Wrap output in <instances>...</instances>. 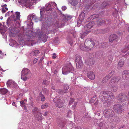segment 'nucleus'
Returning a JSON list of instances; mask_svg holds the SVG:
<instances>
[{
    "label": "nucleus",
    "mask_w": 129,
    "mask_h": 129,
    "mask_svg": "<svg viewBox=\"0 0 129 129\" xmlns=\"http://www.w3.org/2000/svg\"><path fill=\"white\" fill-rule=\"evenodd\" d=\"M7 6V5L6 4H5L4 5H1V7H2V8H4V7H6Z\"/></svg>",
    "instance_id": "nucleus-57"
},
{
    "label": "nucleus",
    "mask_w": 129,
    "mask_h": 129,
    "mask_svg": "<svg viewBox=\"0 0 129 129\" xmlns=\"http://www.w3.org/2000/svg\"><path fill=\"white\" fill-rule=\"evenodd\" d=\"M39 110L37 108L35 107L32 110L33 113L34 114H37L35 116L36 118L38 120H41L42 119L41 114L38 112Z\"/></svg>",
    "instance_id": "nucleus-10"
},
{
    "label": "nucleus",
    "mask_w": 129,
    "mask_h": 129,
    "mask_svg": "<svg viewBox=\"0 0 129 129\" xmlns=\"http://www.w3.org/2000/svg\"><path fill=\"white\" fill-rule=\"evenodd\" d=\"M87 76L91 80H93L95 78V75L93 72H90L87 74Z\"/></svg>",
    "instance_id": "nucleus-19"
},
{
    "label": "nucleus",
    "mask_w": 129,
    "mask_h": 129,
    "mask_svg": "<svg viewBox=\"0 0 129 129\" xmlns=\"http://www.w3.org/2000/svg\"><path fill=\"white\" fill-rule=\"evenodd\" d=\"M92 16H94V17L93 18V19H94L96 18H97L99 17V15L97 14H95L93 15Z\"/></svg>",
    "instance_id": "nucleus-47"
},
{
    "label": "nucleus",
    "mask_w": 129,
    "mask_h": 129,
    "mask_svg": "<svg viewBox=\"0 0 129 129\" xmlns=\"http://www.w3.org/2000/svg\"><path fill=\"white\" fill-rule=\"evenodd\" d=\"M71 16L69 15L67 16L66 17L65 19H63L61 23L59 21H57L55 24V25L57 27H63L66 24H69V22L70 20L72 18Z\"/></svg>",
    "instance_id": "nucleus-4"
},
{
    "label": "nucleus",
    "mask_w": 129,
    "mask_h": 129,
    "mask_svg": "<svg viewBox=\"0 0 129 129\" xmlns=\"http://www.w3.org/2000/svg\"><path fill=\"white\" fill-rule=\"evenodd\" d=\"M74 101V99L72 98L70 99L69 102V104L70 105H71L72 103H73Z\"/></svg>",
    "instance_id": "nucleus-46"
},
{
    "label": "nucleus",
    "mask_w": 129,
    "mask_h": 129,
    "mask_svg": "<svg viewBox=\"0 0 129 129\" xmlns=\"http://www.w3.org/2000/svg\"><path fill=\"white\" fill-rule=\"evenodd\" d=\"M105 29H99L97 30L96 33L99 34H103L106 32Z\"/></svg>",
    "instance_id": "nucleus-32"
},
{
    "label": "nucleus",
    "mask_w": 129,
    "mask_h": 129,
    "mask_svg": "<svg viewBox=\"0 0 129 129\" xmlns=\"http://www.w3.org/2000/svg\"><path fill=\"white\" fill-rule=\"evenodd\" d=\"M79 0H69L70 3L72 6H76V5L78 4V1Z\"/></svg>",
    "instance_id": "nucleus-24"
},
{
    "label": "nucleus",
    "mask_w": 129,
    "mask_h": 129,
    "mask_svg": "<svg viewBox=\"0 0 129 129\" xmlns=\"http://www.w3.org/2000/svg\"><path fill=\"white\" fill-rule=\"evenodd\" d=\"M6 11V10L4 8H2V12L3 13H5Z\"/></svg>",
    "instance_id": "nucleus-50"
},
{
    "label": "nucleus",
    "mask_w": 129,
    "mask_h": 129,
    "mask_svg": "<svg viewBox=\"0 0 129 129\" xmlns=\"http://www.w3.org/2000/svg\"><path fill=\"white\" fill-rule=\"evenodd\" d=\"M116 99L118 100L119 101L122 102L128 100V98L124 94L120 93L119 96L116 97Z\"/></svg>",
    "instance_id": "nucleus-12"
},
{
    "label": "nucleus",
    "mask_w": 129,
    "mask_h": 129,
    "mask_svg": "<svg viewBox=\"0 0 129 129\" xmlns=\"http://www.w3.org/2000/svg\"><path fill=\"white\" fill-rule=\"evenodd\" d=\"M129 48L128 45H127L123 47L121 49V51L123 53H125L129 49Z\"/></svg>",
    "instance_id": "nucleus-25"
},
{
    "label": "nucleus",
    "mask_w": 129,
    "mask_h": 129,
    "mask_svg": "<svg viewBox=\"0 0 129 129\" xmlns=\"http://www.w3.org/2000/svg\"><path fill=\"white\" fill-rule=\"evenodd\" d=\"M122 106L118 104L114 106L115 110L118 113H120L123 111V110L122 108Z\"/></svg>",
    "instance_id": "nucleus-13"
},
{
    "label": "nucleus",
    "mask_w": 129,
    "mask_h": 129,
    "mask_svg": "<svg viewBox=\"0 0 129 129\" xmlns=\"http://www.w3.org/2000/svg\"><path fill=\"white\" fill-rule=\"evenodd\" d=\"M15 14L16 15V17L14 15L12 16V17L13 18V20L15 22L17 20H19L20 17V13L19 12H16L15 13Z\"/></svg>",
    "instance_id": "nucleus-16"
},
{
    "label": "nucleus",
    "mask_w": 129,
    "mask_h": 129,
    "mask_svg": "<svg viewBox=\"0 0 129 129\" xmlns=\"http://www.w3.org/2000/svg\"><path fill=\"white\" fill-rule=\"evenodd\" d=\"M94 24V22H89L87 24L85 25L84 27V29L85 30H87L88 29L90 28Z\"/></svg>",
    "instance_id": "nucleus-17"
},
{
    "label": "nucleus",
    "mask_w": 129,
    "mask_h": 129,
    "mask_svg": "<svg viewBox=\"0 0 129 129\" xmlns=\"http://www.w3.org/2000/svg\"><path fill=\"white\" fill-rule=\"evenodd\" d=\"M72 115V112L70 110H69L67 114V116L68 117H71Z\"/></svg>",
    "instance_id": "nucleus-40"
},
{
    "label": "nucleus",
    "mask_w": 129,
    "mask_h": 129,
    "mask_svg": "<svg viewBox=\"0 0 129 129\" xmlns=\"http://www.w3.org/2000/svg\"><path fill=\"white\" fill-rule=\"evenodd\" d=\"M114 71H112L108 75L110 78L114 74Z\"/></svg>",
    "instance_id": "nucleus-43"
},
{
    "label": "nucleus",
    "mask_w": 129,
    "mask_h": 129,
    "mask_svg": "<svg viewBox=\"0 0 129 129\" xmlns=\"http://www.w3.org/2000/svg\"><path fill=\"white\" fill-rule=\"evenodd\" d=\"M20 103L21 106L24 109L25 112H27L28 111L26 108V107L25 104V102H24V101H20Z\"/></svg>",
    "instance_id": "nucleus-23"
},
{
    "label": "nucleus",
    "mask_w": 129,
    "mask_h": 129,
    "mask_svg": "<svg viewBox=\"0 0 129 129\" xmlns=\"http://www.w3.org/2000/svg\"><path fill=\"white\" fill-rule=\"evenodd\" d=\"M40 97L41 98V100L42 101H44L45 100V99L44 95L42 94H40Z\"/></svg>",
    "instance_id": "nucleus-38"
},
{
    "label": "nucleus",
    "mask_w": 129,
    "mask_h": 129,
    "mask_svg": "<svg viewBox=\"0 0 129 129\" xmlns=\"http://www.w3.org/2000/svg\"><path fill=\"white\" fill-rule=\"evenodd\" d=\"M44 12H45V13L46 12H45V11H40V13L41 14V19L40 20V21H41L42 20H43V17L44 16H43V14H42V13H43Z\"/></svg>",
    "instance_id": "nucleus-41"
},
{
    "label": "nucleus",
    "mask_w": 129,
    "mask_h": 129,
    "mask_svg": "<svg viewBox=\"0 0 129 129\" xmlns=\"http://www.w3.org/2000/svg\"><path fill=\"white\" fill-rule=\"evenodd\" d=\"M17 85L13 81V86H12V87H15L17 86Z\"/></svg>",
    "instance_id": "nucleus-49"
},
{
    "label": "nucleus",
    "mask_w": 129,
    "mask_h": 129,
    "mask_svg": "<svg viewBox=\"0 0 129 129\" xmlns=\"http://www.w3.org/2000/svg\"><path fill=\"white\" fill-rule=\"evenodd\" d=\"M69 88V86L67 85H66L64 86V90L63 91V92L64 93H66L68 92V89Z\"/></svg>",
    "instance_id": "nucleus-36"
},
{
    "label": "nucleus",
    "mask_w": 129,
    "mask_h": 129,
    "mask_svg": "<svg viewBox=\"0 0 129 129\" xmlns=\"http://www.w3.org/2000/svg\"><path fill=\"white\" fill-rule=\"evenodd\" d=\"M49 104L48 103H46L44 104L41 105V108L42 109H45L49 106Z\"/></svg>",
    "instance_id": "nucleus-35"
},
{
    "label": "nucleus",
    "mask_w": 129,
    "mask_h": 129,
    "mask_svg": "<svg viewBox=\"0 0 129 129\" xmlns=\"http://www.w3.org/2000/svg\"><path fill=\"white\" fill-rule=\"evenodd\" d=\"M49 3H50L51 4V6L52 5L53 7H56L57 5L56 3L54 2H49Z\"/></svg>",
    "instance_id": "nucleus-42"
},
{
    "label": "nucleus",
    "mask_w": 129,
    "mask_h": 129,
    "mask_svg": "<svg viewBox=\"0 0 129 129\" xmlns=\"http://www.w3.org/2000/svg\"><path fill=\"white\" fill-rule=\"evenodd\" d=\"M96 99V96H94L89 101V102L90 103H92L94 102L95 101Z\"/></svg>",
    "instance_id": "nucleus-37"
},
{
    "label": "nucleus",
    "mask_w": 129,
    "mask_h": 129,
    "mask_svg": "<svg viewBox=\"0 0 129 129\" xmlns=\"http://www.w3.org/2000/svg\"><path fill=\"white\" fill-rule=\"evenodd\" d=\"M31 76L30 70L28 69L24 68L21 72V79L24 81H26Z\"/></svg>",
    "instance_id": "nucleus-3"
},
{
    "label": "nucleus",
    "mask_w": 129,
    "mask_h": 129,
    "mask_svg": "<svg viewBox=\"0 0 129 129\" xmlns=\"http://www.w3.org/2000/svg\"><path fill=\"white\" fill-rule=\"evenodd\" d=\"M124 61L121 60L119 62L118 64V68H119L123 66L124 64Z\"/></svg>",
    "instance_id": "nucleus-31"
},
{
    "label": "nucleus",
    "mask_w": 129,
    "mask_h": 129,
    "mask_svg": "<svg viewBox=\"0 0 129 129\" xmlns=\"http://www.w3.org/2000/svg\"><path fill=\"white\" fill-rule=\"evenodd\" d=\"M103 113L107 117H112L114 115V112L111 109L105 110L103 111Z\"/></svg>",
    "instance_id": "nucleus-11"
},
{
    "label": "nucleus",
    "mask_w": 129,
    "mask_h": 129,
    "mask_svg": "<svg viewBox=\"0 0 129 129\" xmlns=\"http://www.w3.org/2000/svg\"><path fill=\"white\" fill-rule=\"evenodd\" d=\"M34 1H35V0H19L18 2L21 3L26 8H31V6Z\"/></svg>",
    "instance_id": "nucleus-7"
},
{
    "label": "nucleus",
    "mask_w": 129,
    "mask_h": 129,
    "mask_svg": "<svg viewBox=\"0 0 129 129\" xmlns=\"http://www.w3.org/2000/svg\"><path fill=\"white\" fill-rule=\"evenodd\" d=\"M67 9L66 7V6H63L62 7V10L64 11Z\"/></svg>",
    "instance_id": "nucleus-55"
},
{
    "label": "nucleus",
    "mask_w": 129,
    "mask_h": 129,
    "mask_svg": "<svg viewBox=\"0 0 129 129\" xmlns=\"http://www.w3.org/2000/svg\"><path fill=\"white\" fill-rule=\"evenodd\" d=\"M10 11H9V12H7V13L6 14H5V16H8L9 14V13H10Z\"/></svg>",
    "instance_id": "nucleus-58"
},
{
    "label": "nucleus",
    "mask_w": 129,
    "mask_h": 129,
    "mask_svg": "<svg viewBox=\"0 0 129 129\" xmlns=\"http://www.w3.org/2000/svg\"><path fill=\"white\" fill-rule=\"evenodd\" d=\"M16 28H14L12 27L9 28V33H10L14 34L16 31Z\"/></svg>",
    "instance_id": "nucleus-33"
},
{
    "label": "nucleus",
    "mask_w": 129,
    "mask_h": 129,
    "mask_svg": "<svg viewBox=\"0 0 129 129\" xmlns=\"http://www.w3.org/2000/svg\"><path fill=\"white\" fill-rule=\"evenodd\" d=\"M57 56L56 54L55 53H53V56L52 57V58L53 59H54Z\"/></svg>",
    "instance_id": "nucleus-53"
},
{
    "label": "nucleus",
    "mask_w": 129,
    "mask_h": 129,
    "mask_svg": "<svg viewBox=\"0 0 129 129\" xmlns=\"http://www.w3.org/2000/svg\"><path fill=\"white\" fill-rule=\"evenodd\" d=\"M23 101H24V102H25V103L27 101V100L26 99H24Z\"/></svg>",
    "instance_id": "nucleus-63"
},
{
    "label": "nucleus",
    "mask_w": 129,
    "mask_h": 129,
    "mask_svg": "<svg viewBox=\"0 0 129 129\" xmlns=\"http://www.w3.org/2000/svg\"><path fill=\"white\" fill-rule=\"evenodd\" d=\"M107 97L113 99H114V96L110 91H103L100 93V98L104 103H107L109 102Z\"/></svg>",
    "instance_id": "nucleus-1"
},
{
    "label": "nucleus",
    "mask_w": 129,
    "mask_h": 129,
    "mask_svg": "<svg viewBox=\"0 0 129 129\" xmlns=\"http://www.w3.org/2000/svg\"><path fill=\"white\" fill-rule=\"evenodd\" d=\"M90 32V31H88L83 33H81L80 36L81 38L82 39L84 38Z\"/></svg>",
    "instance_id": "nucleus-29"
},
{
    "label": "nucleus",
    "mask_w": 129,
    "mask_h": 129,
    "mask_svg": "<svg viewBox=\"0 0 129 129\" xmlns=\"http://www.w3.org/2000/svg\"><path fill=\"white\" fill-rule=\"evenodd\" d=\"M37 62V61L36 60H34V63H36V62Z\"/></svg>",
    "instance_id": "nucleus-61"
},
{
    "label": "nucleus",
    "mask_w": 129,
    "mask_h": 129,
    "mask_svg": "<svg viewBox=\"0 0 129 129\" xmlns=\"http://www.w3.org/2000/svg\"><path fill=\"white\" fill-rule=\"evenodd\" d=\"M39 21L37 16L33 14L30 15L28 16L27 23L28 26H31V27L33 25V23L32 21H34L35 22H37Z\"/></svg>",
    "instance_id": "nucleus-6"
},
{
    "label": "nucleus",
    "mask_w": 129,
    "mask_h": 129,
    "mask_svg": "<svg viewBox=\"0 0 129 129\" xmlns=\"http://www.w3.org/2000/svg\"><path fill=\"white\" fill-rule=\"evenodd\" d=\"M85 14L84 12H82L79 15V20L77 21V23L78 24H81L82 22L83 21L84 19L85 16Z\"/></svg>",
    "instance_id": "nucleus-15"
},
{
    "label": "nucleus",
    "mask_w": 129,
    "mask_h": 129,
    "mask_svg": "<svg viewBox=\"0 0 129 129\" xmlns=\"http://www.w3.org/2000/svg\"><path fill=\"white\" fill-rule=\"evenodd\" d=\"M13 81L11 80H9L7 83V85L8 87H11L13 86Z\"/></svg>",
    "instance_id": "nucleus-28"
},
{
    "label": "nucleus",
    "mask_w": 129,
    "mask_h": 129,
    "mask_svg": "<svg viewBox=\"0 0 129 129\" xmlns=\"http://www.w3.org/2000/svg\"><path fill=\"white\" fill-rule=\"evenodd\" d=\"M71 122V124H68V126H70V128H71V127H72V126H73V124H72V123H73L72 122Z\"/></svg>",
    "instance_id": "nucleus-56"
},
{
    "label": "nucleus",
    "mask_w": 129,
    "mask_h": 129,
    "mask_svg": "<svg viewBox=\"0 0 129 129\" xmlns=\"http://www.w3.org/2000/svg\"><path fill=\"white\" fill-rule=\"evenodd\" d=\"M117 39L116 35L114 34L110 36L109 37V41L110 42H112Z\"/></svg>",
    "instance_id": "nucleus-21"
},
{
    "label": "nucleus",
    "mask_w": 129,
    "mask_h": 129,
    "mask_svg": "<svg viewBox=\"0 0 129 129\" xmlns=\"http://www.w3.org/2000/svg\"><path fill=\"white\" fill-rule=\"evenodd\" d=\"M75 62L76 68L78 69L81 68L83 65L82 61L81 58L79 56H77L76 58Z\"/></svg>",
    "instance_id": "nucleus-8"
},
{
    "label": "nucleus",
    "mask_w": 129,
    "mask_h": 129,
    "mask_svg": "<svg viewBox=\"0 0 129 129\" xmlns=\"http://www.w3.org/2000/svg\"><path fill=\"white\" fill-rule=\"evenodd\" d=\"M3 58V56L1 55L0 56V59H2Z\"/></svg>",
    "instance_id": "nucleus-60"
},
{
    "label": "nucleus",
    "mask_w": 129,
    "mask_h": 129,
    "mask_svg": "<svg viewBox=\"0 0 129 129\" xmlns=\"http://www.w3.org/2000/svg\"><path fill=\"white\" fill-rule=\"evenodd\" d=\"M39 52V51L38 50H33L30 53V55L31 56H33L37 55Z\"/></svg>",
    "instance_id": "nucleus-22"
},
{
    "label": "nucleus",
    "mask_w": 129,
    "mask_h": 129,
    "mask_svg": "<svg viewBox=\"0 0 129 129\" xmlns=\"http://www.w3.org/2000/svg\"><path fill=\"white\" fill-rule=\"evenodd\" d=\"M93 15H92L91 16H90L89 17V18H88V20H93V18L94 17V16H92Z\"/></svg>",
    "instance_id": "nucleus-54"
},
{
    "label": "nucleus",
    "mask_w": 129,
    "mask_h": 129,
    "mask_svg": "<svg viewBox=\"0 0 129 129\" xmlns=\"http://www.w3.org/2000/svg\"><path fill=\"white\" fill-rule=\"evenodd\" d=\"M77 104V102H76L74 103V104L72 106V108L74 109L76 107V106Z\"/></svg>",
    "instance_id": "nucleus-48"
},
{
    "label": "nucleus",
    "mask_w": 129,
    "mask_h": 129,
    "mask_svg": "<svg viewBox=\"0 0 129 129\" xmlns=\"http://www.w3.org/2000/svg\"><path fill=\"white\" fill-rule=\"evenodd\" d=\"M71 34L73 35L74 37L75 38L76 37V32L74 31L73 33H72Z\"/></svg>",
    "instance_id": "nucleus-51"
},
{
    "label": "nucleus",
    "mask_w": 129,
    "mask_h": 129,
    "mask_svg": "<svg viewBox=\"0 0 129 129\" xmlns=\"http://www.w3.org/2000/svg\"><path fill=\"white\" fill-rule=\"evenodd\" d=\"M100 122L99 121H98L97 122V124H98V125L100 126L101 127L103 125V123H100Z\"/></svg>",
    "instance_id": "nucleus-44"
},
{
    "label": "nucleus",
    "mask_w": 129,
    "mask_h": 129,
    "mask_svg": "<svg viewBox=\"0 0 129 129\" xmlns=\"http://www.w3.org/2000/svg\"><path fill=\"white\" fill-rule=\"evenodd\" d=\"M119 77H116L113 78L110 81V84L112 85L114 83L118 82L120 79Z\"/></svg>",
    "instance_id": "nucleus-18"
},
{
    "label": "nucleus",
    "mask_w": 129,
    "mask_h": 129,
    "mask_svg": "<svg viewBox=\"0 0 129 129\" xmlns=\"http://www.w3.org/2000/svg\"><path fill=\"white\" fill-rule=\"evenodd\" d=\"M54 102L56 103V106L60 108L63 106V101L60 99L59 97H56L53 100Z\"/></svg>",
    "instance_id": "nucleus-9"
},
{
    "label": "nucleus",
    "mask_w": 129,
    "mask_h": 129,
    "mask_svg": "<svg viewBox=\"0 0 129 129\" xmlns=\"http://www.w3.org/2000/svg\"><path fill=\"white\" fill-rule=\"evenodd\" d=\"M5 9L6 10V11H7L8 10V8L6 7H4Z\"/></svg>",
    "instance_id": "nucleus-59"
},
{
    "label": "nucleus",
    "mask_w": 129,
    "mask_h": 129,
    "mask_svg": "<svg viewBox=\"0 0 129 129\" xmlns=\"http://www.w3.org/2000/svg\"><path fill=\"white\" fill-rule=\"evenodd\" d=\"M58 126L61 128H62L65 125V123L61 121L58 122Z\"/></svg>",
    "instance_id": "nucleus-27"
},
{
    "label": "nucleus",
    "mask_w": 129,
    "mask_h": 129,
    "mask_svg": "<svg viewBox=\"0 0 129 129\" xmlns=\"http://www.w3.org/2000/svg\"><path fill=\"white\" fill-rule=\"evenodd\" d=\"M8 91V90L5 88L0 89V93L4 95Z\"/></svg>",
    "instance_id": "nucleus-26"
},
{
    "label": "nucleus",
    "mask_w": 129,
    "mask_h": 129,
    "mask_svg": "<svg viewBox=\"0 0 129 129\" xmlns=\"http://www.w3.org/2000/svg\"><path fill=\"white\" fill-rule=\"evenodd\" d=\"M45 10L47 14H48L49 13H51L52 9L50 3H48L46 5Z\"/></svg>",
    "instance_id": "nucleus-14"
},
{
    "label": "nucleus",
    "mask_w": 129,
    "mask_h": 129,
    "mask_svg": "<svg viewBox=\"0 0 129 129\" xmlns=\"http://www.w3.org/2000/svg\"><path fill=\"white\" fill-rule=\"evenodd\" d=\"M15 104V102H13V103H12V105H13V106H14Z\"/></svg>",
    "instance_id": "nucleus-62"
},
{
    "label": "nucleus",
    "mask_w": 129,
    "mask_h": 129,
    "mask_svg": "<svg viewBox=\"0 0 129 129\" xmlns=\"http://www.w3.org/2000/svg\"><path fill=\"white\" fill-rule=\"evenodd\" d=\"M110 78L109 77V76L107 75L105 77L103 78V82H106L108 81L109 79Z\"/></svg>",
    "instance_id": "nucleus-39"
},
{
    "label": "nucleus",
    "mask_w": 129,
    "mask_h": 129,
    "mask_svg": "<svg viewBox=\"0 0 129 129\" xmlns=\"http://www.w3.org/2000/svg\"><path fill=\"white\" fill-rule=\"evenodd\" d=\"M74 68L70 63L63 66L62 69V73L64 75H66L69 73L71 71L74 70Z\"/></svg>",
    "instance_id": "nucleus-5"
},
{
    "label": "nucleus",
    "mask_w": 129,
    "mask_h": 129,
    "mask_svg": "<svg viewBox=\"0 0 129 129\" xmlns=\"http://www.w3.org/2000/svg\"><path fill=\"white\" fill-rule=\"evenodd\" d=\"M43 91L44 93L47 95L49 94V91L47 89L45 88H43Z\"/></svg>",
    "instance_id": "nucleus-34"
},
{
    "label": "nucleus",
    "mask_w": 129,
    "mask_h": 129,
    "mask_svg": "<svg viewBox=\"0 0 129 129\" xmlns=\"http://www.w3.org/2000/svg\"><path fill=\"white\" fill-rule=\"evenodd\" d=\"M22 124H21V123H20V124L19 123V128H20V129H25V128H22V126H21V125H22Z\"/></svg>",
    "instance_id": "nucleus-52"
},
{
    "label": "nucleus",
    "mask_w": 129,
    "mask_h": 129,
    "mask_svg": "<svg viewBox=\"0 0 129 129\" xmlns=\"http://www.w3.org/2000/svg\"><path fill=\"white\" fill-rule=\"evenodd\" d=\"M111 88V90L112 91L115 92L118 89V87L116 85H114L112 86Z\"/></svg>",
    "instance_id": "nucleus-30"
},
{
    "label": "nucleus",
    "mask_w": 129,
    "mask_h": 129,
    "mask_svg": "<svg viewBox=\"0 0 129 129\" xmlns=\"http://www.w3.org/2000/svg\"><path fill=\"white\" fill-rule=\"evenodd\" d=\"M98 102H96L94 104L95 105H96L98 104Z\"/></svg>",
    "instance_id": "nucleus-64"
},
{
    "label": "nucleus",
    "mask_w": 129,
    "mask_h": 129,
    "mask_svg": "<svg viewBox=\"0 0 129 129\" xmlns=\"http://www.w3.org/2000/svg\"><path fill=\"white\" fill-rule=\"evenodd\" d=\"M48 83L49 82L46 80H44L43 81V84H45V85H47L48 84Z\"/></svg>",
    "instance_id": "nucleus-45"
},
{
    "label": "nucleus",
    "mask_w": 129,
    "mask_h": 129,
    "mask_svg": "<svg viewBox=\"0 0 129 129\" xmlns=\"http://www.w3.org/2000/svg\"><path fill=\"white\" fill-rule=\"evenodd\" d=\"M129 76V71L125 70L124 71L122 75V77L124 79H126L127 76Z\"/></svg>",
    "instance_id": "nucleus-20"
},
{
    "label": "nucleus",
    "mask_w": 129,
    "mask_h": 129,
    "mask_svg": "<svg viewBox=\"0 0 129 129\" xmlns=\"http://www.w3.org/2000/svg\"><path fill=\"white\" fill-rule=\"evenodd\" d=\"M95 43L93 41L90 39H87L85 42V46L84 47L80 45V48L83 51H88L90 50V49L93 48L94 46Z\"/></svg>",
    "instance_id": "nucleus-2"
}]
</instances>
